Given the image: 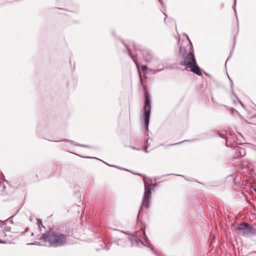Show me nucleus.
I'll use <instances>...</instances> for the list:
<instances>
[{"label":"nucleus","mask_w":256,"mask_h":256,"mask_svg":"<svg viewBox=\"0 0 256 256\" xmlns=\"http://www.w3.org/2000/svg\"><path fill=\"white\" fill-rule=\"evenodd\" d=\"M56 142H58V141H55ZM60 142H70V144H74V145L75 144H74V142L73 140H68V139H64L62 140H60Z\"/></svg>","instance_id":"412c9836"},{"label":"nucleus","mask_w":256,"mask_h":256,"mask_svg":"<svg viewBox=\"0 0 256 256\" xmlns=\"http://www.w3.org/2000/svg\"><path fill=\"white\" fill-rule=\"evenodd\" d=\"M121 42L125 46V47H126V48L127 49V50L128 51V56H130V58L132 59V60H134V62L136 64V60H134V58L132 56V54H131V52H130V48H128V46L126 44L123 42V40H121Z\"/></svg>","instance_id":"f8f14e48"},{"label":"nucleus","mask_w":256,"mask_h":256,"mask_svg":"<svg viewBox=\"0 0 256 256\" xmlns=\"http://www.w3.org/2000/svg\"><path fill=\"white\" fill-rule=\"evenodd\" d=\"M162 70H163V68H162V69H156V70H150L153 71L154 73H156V72H160V71Z\"/></svg>","instance_id":"393cba45"},{"label":"nucleus","mask_w":256,"mask_h":256,"mask_svg":"<svg viewBox=\"0 0 256 256\" xmlns=\"http://www.w3.org/2000/svg\"><path fill=\"white\" fill-rule=\"evenodd\" d=\"M230 85V88H231V90H232V94L239 101V102L240 103V104L242 106H244L242 102L238 100V98L237 97V96H236V94H234V90H233V86H232V82H231V84Z\"/></svg>","instance_id":"2eb2a0df"},{"label":"nucleus","mask_w":256,"mask_h":256,"mask_svg":"<svg viewBox=\"0 0 256 256\" xmlns=\"http://www.w3.org/2000/svg\"><path fill=\"white\" fill-rule=\"evenodd\" d=\"M114 230H115V231H117V232H118L120 233L124 234H128L127 232H123L122 230H116V229H114Z\"/></svg>","instance_id":"a878e982"},{"label":"nucleus","mask_w":256,"mask_h":256,"mask_svg":"<svg viewBox=\"0 0 256 256\" xmlns=\"http://www.w3.org/2000/svg\"><path fill=\"white\" fill-rule=\"evenodd\" d=\"M33 235H34V233H33V232H32V233L31 234V236H32Z\"/></svg>","instance_id":"ea45409f"},{"label":"nucleus","mask_w":256,"mask_h":256,"mask_svg":"<svg viewBox=\"0 0 256 256\" xmlns=\"http://www.w3.org/2000/svg\"><path fill=\"white\" fill-rule=\"evenodd\" d=\"M129 242H130L132 246L140 247V246H144V242L138 236H134L128 238Z\"/></svg>","instance_id":"1a4fd4ad"},{"label":"nucleus","mask_w":256,"mask_h":256,"mask_svg":"<svg viewBox=\"0 0 256 256\" xmlns=\"http://www.w3.org/2000/svg\"><path fill=\"white\" fill-rule=\"evenodd\" d=\"M236 233L244 237L256 234V229L247 222H242L238 224L236 228Z\"/></svg>","instance_id":"39448f33"},{"label":"nucleus","mask_w":256,"mask_h":256,"mask_svg":"<svg viewBox=\"0 0 256 256\" xmlns=\"http://www.w3.org/2000/svg\"><path fill=\"white\" fill-rule=\"evenodd\" d=\"M132 44H133V46H134V48H135L134 44V43H132ZM134 48L136 49V48Z\"/></svg>","instance_id":"58836bf2"},{"label":"nucleus","mask_w":256,"mask_h":256,"mask_svg":"<svg viewBox=\"0 0 256 256\" xmlns=\"http://www.w3.org/2000/svg\"><path fill=\"white\" fill-rule=\"evenodd\" d=\"M254 118H256V116H254Z\"/></svg>","instance_id":"de8ad7c7"},{"label":"nucleus","mask_w":256,"mask_h":256,"mask_svg":"<svg viewBox=\"0 0 256 256\" xmlns=\"http://www.w3.org/2000/svg\"><path fill=\"white\" fill-rule=\"evenodd\" d=\"M236 0H234V7L236 6Z\"/></svg>","instance_id":"e433bc0d"},{"label":"nucleus","mask_w":256,"mask_h":256,"mask_svg":"<svg viewBox=\"0 0 256 256\" xmlns=\"http://www.w3.org/2000/svg\"><path fill=\"white\" fill-rule=\"evenodd\" d=\"M142 232L144 236L145 237L144 240L142 241L144 244V246H146L148 248H149L156 256H159L158 253L154 250V247L152 246L150 241L148 239V238L147 237L144 230H143Z\"/></svg>","instance_id":"9d476101"},{"label":"nucleus","mask_w":256,"mask_h":256,"mask_svg":"<svg viewBox=\"0 0 256 256\" xmlns=\"http://www.w3.org/2000/svg\"><path fill=\"white\" fill-rule=\"evenodd\" d=\"M232 51L230 52V55L226 60V62H225V65H226V62L230 58V57L232 56Z\"/></svg>","instance_id":"cd10ccee"},{"label":"nucleus","mask_w":256,"mask_h":256,"mask_svg":"<svg viewBox=\"0 0 256 256\" xmlns=\"http://www.w3.org/2000/svg\"><path fill=\"white\" fill-rule=\"evenodd\" d=\"M28 230V228H26V230H25V231L24 232V234H25L26 232Z\"/></svg>","instance_id":"f704fd0d"},{"label":"nucleus","mask_w":256,"mask_h":256,"mask_svg":"<svg viewBox=\"0 0 256 256\" xmlns=\"http://www.w3.org/2000/svg\"><path fill=\"white\" fill-rule=\"evenodd\" d=\"M68 236L60 230H50L46 233L42 232L41 238L45 242H48L50 246L61 247L66 244Z\"/></svg>","instance_id":"f257e3e1"},{"label":"nucleus","mask_w":256,"mask_h":256,"mask_svg":"<svg viewBox=\"0 0 256 256\" xmlns=\"http://www.w3.org/2000/svg\"><path fill=\"white\" fill-rule=\"evenodd\" d=\"M6 222H3L2 220H0V237L4 238L6 236V234L5 233L6 231H8V228L6 227L3 228V226L4 224H6Z\"/></svg>","instance_id":"9b49d317"},{"label":"nucleus","mask_w":256,"mask_h":256,"mask_svg":"<svg viewBox=\"0 0 256 256\" xmlns=\"http://www.w3.org/2000/svg\"><path fill=\"white\" fill-rule=\"evenodd\" d=\"M6 240H0V244H6Z\"/></svg>","instance_id":"2f4dec72"},{"label":"nucleus","mask_w":256,"mask_h":256,"mask_svg":"<svg viewBox=\"0 0 256 256\" xmlns=\"http://www.w3.org/2000/svg\"><path fill=\"white\" fill-rule=\"evenodd\" d=\"M234 8V11H235V12H236V10Z\"/></svg>","instance_id":"37998d69"},{"label":"nucleus","mask_w":256,"mask_h":256,"mask_svg":"<svg viewBox=\"0 0 256 256\" xmlns=\"http://www.w3.org/2000/svg\"><path fill=\"white\" fill-rule=\"evenodd\" d=\"M142 54L145 61L148 63L154 64L157 60V58L149 50H143Z\"/></svg>","instance_id":"0eeeda50"},{"label":"nucleus","mask_w":256,"mask_h":256,"mask_svg":"<svg viewBox=\"0 0 256 256\" xmlns=\"http://www.w3.org/2000/svg\"><path fill=\"white\" fill-rule=\"evenodd\" d=\"M110 244H114L118 246L124 248L128 246L129 240L126 238L112 237L110 240Z\"/></svg>","instance_id":"423d86ee"},{"label":"nucleus","mask_w":256,"mask_h":256,"mask_svg":"<svg viewBox=\"0 0 256 256\" xmlns=\"http://www.w3.org/2000/svg\"><path fill=\"white\" fill-rule=\"evenodd\" d=\"M40 126H38V127L36 128V134H38V135H39V134H38V131H39V130H40Z\"/></svg>","instance_id":"7c9ffc66"},{"label":"nucleus","mask_w":256,"mask_h":256,"mask_svg":"<svg viewBox=\"0 0 256 256\" xmlns=\"http://www.w3.org/2000/svg\"><path fill=\"white\" fill-rule=\"evenodd\" d=\"M75 146H77L80 147H84V148H90V146L86 144H74Z\"/></svg>","instance_id":"5701e85b"},{"label":"nucleus","mask_w":256,"mask_h":256,"mask_svg":"<svg viewBox=\"0 0 256 256\" xmlns=\"http://www.w3.org/2000/svg\"><path fill=\"white\" fill-rule=\"evenodd\" d=\"M182 58L184 60L180 62V66L190 68V72L198 76H200L202 75V70L196 64L192 51L190 52L186 56Z\"/></svg>","instance_id":"f03ea898"},{"label":"nucleus","mask_w":256,"mask_h":256,"mask_svg":"<svg viewBox=\"0 0 256 256\" xmlns=\"http://www.w3.org/2000/svg\"><path fill=\"white\" fill-rule=\"evenodd\" d=\"M85 158H90L89 157H84Z\"/></svg>","instance_id":"c03bdc74"},{"label":"nucleus","mask_w":256,"mask_h":256,"mask_svg":"<svg viewBox=\"0 0 256 256\" xmlns=\"http://www.w3.org/2000/svg\"><path fill=\"white\" fill-rule=\"evenodd\" d=\"M252 235H255V236H256V234H252Z\"/></svg>","instance_id":"79ce46f5"},{"label":"nucleus","mask_w":256,"mask_h":256,"mask_svg":"<svg viewBox=\"0 0 256 256\" xmlns=\"http://www.w3.org/2000/svg\"><path fill=\"white\" fill-rule=\"evenodd\" d=\"M230 85V88H231V90H232V94L239 101V102L240 103V104L242 106H244L242 102L238 100V98L237 97V96H236V94H234V90H233V86H232V82H231V84Z\"/></svg>","instance_id":"4468645a"},{"label":"nucleus","mask_w":256,"mask_h":256,"mask_svg":"<svg viewBox=\"0 0 256 256\" xmlns=\"http://www.w3.org/2000/svg\"><path fill=\"white\" fill-rule=\"evenodd\" d=\"M37 224H38V227L40 230L41 232H42V230L41 229V226H42L46 230V228L44 226H42V222L40 219H38Z\"/></svg>","instance_id":"dca6fc26"},{"label":"nucleus","mask_w":256,"mask_h":256,"mask_svg":"<svg viewBox=\"0 0 256 256\" xmlns=\"http://www.w3.org/2000/svg\"><path fill=\"white\" fill-rule=\"evenodd\" d=\"M141 69L142 72H145L148 70V68L146 65H142Z\"/></svg>","instance_id":"b1692460"},{"label":"nucleus","mask_w":256,"mask_h":256,"mask_svg":"<svg viewBox=\"0 0 256 256\" xmlns=\"http://www.w3.org/2000/svg\"><path fill=\"white\" fill-rule=\"evenodd\" d=\"M230 142V138L228 136H227L226 139V146H228V142Z\"/></svg>","instance_id":"c85d7f7f"},{"label":"nucleus","mask_w":256,"mask_h":256,"mask_svg":"<svg viewBox=\"0 0 256 256\" xmlns=\"http://www.w3.org/2000/svg\"><path fill=\"white\" fill-rule=\"evenodd\" d=\"M143 181L144 182V192L143 196V200L142 204L140 207L139 212L138 216V220L139 218V216L142 210V206H144L146 208H149V202L150 199L152 194V189L151 188L152 186L154 187L155 184H152L148 183L145 178L144 176H142Z\"/></svg>","instance_id":"7ed1b4c3"},{"label":"nucleus","mask_w":256,"mask_h":256,"mask_svg":"<svg viewBox=\"0 0 256 256\" xmlns=\"http://www.w3.org/2000/svg\"><path fill=\"white\" fill-rule=\"evenodd\" d=\"M186 141L193 142V141H194V140H184L182 142H177V143H175V144H168V146H172L178 145V144H181V143H182L183 142H186Z\"/></svg>","instance_id":"4be33fe9"},{"label":"nucleus","mask_w":256,"mask_h":256,"mask_svg":"<svg viewBox=\"0 0 256 256\" xmlns=\"http://www.w3.org/2000/svg\"><path fill=\"white\" fill-rule=\"evenodd\" d=\"M212 238H213V239H214V236H213Z\"/></svg>","instance_id":"a18cd8bd"},{"label":"nucleus","mask_w":256,"mask_h":256,"mask_svg":"<svg viewBox=\"0 0 256 256\" xmlns=\"http://www.w3.org/2000/svg\"><path fill=\"white\" fill-rule=\"evenodd\" d=\"M138 175H140V176H142L141 174H138Z\"/></svg>","instance_id":"49530a36"},{"label":"nucleus","mask_w":256,"mask_h":256,"mask_svg":"<svg viewBox=\"0 0 256 256\" xmlns=\"http://www.w3.org/2000/svg\"><path fill=\"white\" fill-rule=\"evenodd\" d=\"M180 52L181 54L182 58H184V56H186V48L184 47L180 46Z\"/></svg>","instance_id":"ddd939ff"},{"label":"nucleus","mask_w":256,"mask_h":256,"mask_svg":"<svg viewBox=\"0 0 256 256\" xmlns=\"http://www.w3.org/2000/svg\"><path fill=\"white\" fill-rule=\"evenodd\" d=\"M228 77H229V76H228ZM229 78V79H230V82H232V80L230 79V78Z\"/></svg>","instance_id":"4c0bfd02"},{"label":"nucleus","mask_w":256,"mask_h":256,"mask_svg":"<svg viewBox=\"0 0 256 256\" xmlns=\"http://www.w3.org/2000/svg\"><path fill=\"white\" fill-rule=\"evenodd\" d=\"M148 140H149V138H148L146 140V146L144 148V151L146 153H148V150H147L148 148L150 146V144L148 143Z\"/></svg>","instance_id":"a211bd4d"},{"label":"nucleus","mask_w":256,"mask_h":256,"mask_svg":"<svg viewBox=\"0 0 256 256\" xmlns=\"http://www.w3.org/2000/svg\"><path fill=\"white\" fill-rule=\"evenodd\" d=\"M164 16H165V18H164V20H166V18L167 17V15H166L165 13H164Z\"/></svg>","instance_id":"72a5a7b5"},{"label":"nucleus","mask_w":256,"mask_h":256,"mask_svg":"<svg viewBox=\"0 0 256 256\" xmlns=\"http://www.w3.org/2000/svg\"><path fill=\"white\" fill-rule=\"evenodd\" d=\"M254 190L256 192V188L254 189Z\"/></svg>","instance_id":"a19ab883"},{"label":"nucleus","mask_w":256,"mask_h":256,"mask_svg":"<svg viewBox=\"0 0 256 256\" xmlns=\"http://www.w3.org/2000/svg\"><path fill=\"white\" fill-rule=\"evenodd\" d=\"M6 188V186L4 182L0 181V191H4Z\"/></svg>","instance_id":"6ab92c4d"},{"label":"nucleus","mask_w":256,"mask_h":256,"mask_svg":"<svg viewBox=\"0 0 256 256\" xmlns=\"http://www.w3.org/2000/svg\"><path fill=\"white\" fill-rule=\"evenodd\" d=\"M19 210H20V208L18 209V210H16V212H15V213H14L12 216H10L9 218H8L6 220H6H9V222H10V224H13V222H13V220H12V218H13L14 216L18 212Z\"/></svg>","instance_id":"f3484780"},{"label":"nucleus","mask_w":256,"mask_h":256,"mask_svg":"<svg viewBox=\"0 0 256 256\" xmlns=\"http://www.w3.org/2000/svg\"><path fill=\"white\" fill-rule=\"evenodd\" d=\"M56 142H58V141H55ZM60 142H70V144H74V145L75 144H74V142L73 140H68V139H64L62 140H60Z\"/></svg>","instance_id":"aec40b11"},{"label":"nucleus","mask_w":256,"mask_h":256,"mask_svg":"<svg viewBox=\"0 0 256 256\" xmlns=\"http://www.w3.org/2000/svg\"><path fill=\"white\" fill-rule=\"evenodd\" d=\"M103 245H104V248L108 250L110 249V248L108 246H107L106 244H104V242H102Z\"/></svg>","instance_id":"bb28decb"},{"label":"nucleus","mask_w":256,"mask_h":256,"mask_svg":"<svg viewBox=\"0 0 256 256\" xmlns=\"http://www.w3.org/2000/svg\"><path fill=\"white\" fill-rule=\"evenodd\" d=\"M233 152L235 154V155L233 157L234 159L241 158L246 154L245 149L240 146L234 147L233 150Z\"/></svg>","instance_id":"6e6552de"},{"label":"nucleus","mask_w":256,"mask_h":256,"mask_svg":"<svg viewBox=\"0 0 256 256\" xmlns=\"http://www.w3.org/2000/svg\"><path fill=\"white\" fill-rule=\"evenodd\" d=\"M186 36H187L188 40L190 41V44H192V42H190V39H189V38H188V36L187 35H186Z\"/></svg>","instance_id":"c9c22d12"},{"label":"nucleus","mask_w":256,"mask_h":256,"mask_svg":"<svg viewBox=\"0 0 256 256\" xmlns=\"http://www.w3.org/2000/svg\"><path fill=\"white\" fill-rule=\"evenodd\" d=\"M158 2H160V4L162 6H164V3L162 1V0H158Z\"/></svg>","instance_id":"c756f323"},{"label":"nucleus","mask_w":256,"mask_h":256,"mask_svg":"<svg viewBox=\"0 0 256 256\" xmlns=\"http://www.w3.org/2000/svg\"><path fill=\"white\" fill-rule=\"evenodd\" d=\"M232 110V112H236V113H238V112L235 109H234V108H232V110Z\"/></svg>","instance_id":"473e14b6"},{"label":"nucleus","mask_w":256,"mask_h":256,"mask_svg":"<svg viewBox=\"0 0 256 256\" xmlns=\"http://www.w3.org/2000/svg\"><path fill=\"white\" fill-rule=\"evenodd\" d=\"M151 106L150 95L147 91L144 92V106L143 108V118L146 130H148Z\"/></svg>","instance_id":"20e7f679"}]
</instances>
